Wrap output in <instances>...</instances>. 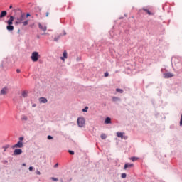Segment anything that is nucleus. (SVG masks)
I'll return each mask as SVG.
<instances>
[{
    "label": "nucleus",
    "mask_w": 182,
    "mask_h": 182,
    "mask_svg": "<svg viewBox=\"0 0 182 182\" xmlns=\"http://www.w3.org/2000/svg\"><path fill=\"white\" fill-rule=\"evenodd\" d=\"M14 19L15 17H14V16H11L9 19L7 21H6L7 23L6 29L7 31H9V32H12V31H14V27L13 26Z\"/></svg>",
    "instance_id": "nucleus-1"
},
{
    "label": "nucleus",
    "mask_w": 182,
    "mask_h": 182,
    "mask_svg": "<svg viewBox=\"0 0 182 182\" xmlns=\"http://www.w3.org/2000/svg\"><path fill=\"white\" fill-rule=\"evenodd\" d=\"M39 58H41V55L37 51H34L32 53L31 59L33 62H38L39 60Z\"/></svg>",
    "instance_id": "nucleus-2"
},
{
    "label": "nucleus",
    "mask_w": 182,
    "mask_h": 182,
    "mask_svg": "<svg viewBox=\"0 0 182 182\" xmlns=\"http://www.w3.org/2000/svg\"><path fill=\"white\" fill-rule=\"evenodd\" d=\"M25 18H26L25 13H21L20 18H17V21H15L14 25H16V26L22 23V21H25Z\"/></svg>",
    "instance_id": "nucleus-3"
},
{
    "label": "nucleus",
    "mask_w": 182,
    "mask_h": 182,
    "mask_svg": "<svg viewBox=\"0 0 182 182\" xmlns=\"http://www.w3.org/2000/svg\"><path fill=\"white\" fill-rule=\"evenodd\" d=\"M77 123L80 127H84L85 124V120L83 117H79L77 120Z\"/></svg>",
    "instance_id": "nucleus-4"
},
{
    "label": "nucleus",
    "mask_w": 182,
    "mask_h": 182,
    "mask_svg": "<svg viewBox=\"0 0 182 182\" xmlns=\"http://www.w3.org/2000/svg\"><path fill=\"white\" fill-rule=\"evenodd\" d=\"M22 147H23V142L19 141L11 146L12 149H22Z\"/></svg>",
    "instance_id": "nucleus-5"
},
{
    "label": "nucleus",
    "mask_w": 182,
    "mask_h": 182,
    "mask_svg": "<svg viewBox=\"0 0 182 182\" xmlns=\"http://www.w3.org/2000/svg\"><path fill=\"white\" fill-rule=\"evenodd\" d=\"M22 153H23L22 149H16L14 151V156H19V155L22 154Z\"/></svg>",
    "instance_id": "nucleus-6"
},
{
    "label": "nucleus",
    "mask_w": 182,
    "mask_h": 182,
    "mask_svg": "<svg viewBox=\"0 0 182 182\" xmlns=\"http://www.w3.org/2000/svg\"><path fill=\"white\" fill-rule=\"evenodd\" d=\"M0 95H8V87H4L3 89L0 91Z\"/></svg>",
    "instance_id": "nucleus-7"
},
{
    "label": "nucleus",
    "mask_w": 182,
    "mask_h": 182,
    "mask_svg": "<svg viewBox=\"0 0 182 182\" xmlns=\"http://www.w3.org/2000/svg\"><path fill=\"white\" fill-rule=\"evenodd\" d=\"M174 77V75L171 73H167L164 74V77L165 79H170V77Z\"/></svg>",
    "instance_id": "nucleus-8"
},
{
    "label": "nucleus",
    "mask_w": 182,
    "mask_h": 182,
    "mask_svg": "<svg viewBox=\"0 0 182 182\" xmlns=\"http://www.w3.org/2000/svg\"><path fill=\"white\" fill-rule=\"evenodd\" d=\"M134 164H125L124 166V170H127V168H132V167H134Z\"/></svg>",
    "instance_id": "nucleus-9"
},
{
    "label": "nucleus",
    "mask_w": 182,
    "mask_h": 182,
    "mask_svg": "<svg viewBox=\"0 0 182 182\" xmlns=\"http://www.w3.org/2000/svg\"><path fill=\"white\" fill-rule=\"evenodd\" d=\"M38 28H39V29H41V31H43V32H46V29H48V28L46 27V26H43V25H41V23H38Z\"/></svg>",
    "instance_id": "nucleus-10"
},
{
    "label": "nucleus",
    "mask_w": 182,
    "mask_h": 182,
    "mask_svg": "<svg viewBox=\"0 0 182 182\" xmlns=\"http://www.w3.org/2000/svg\"><path fill=\"white\" fill-rule=\"evenodd\" d=\"M8 15V12L6 11H3L0 14V19H2V18H5V16Z\"/></svg>",
    "instance_id": "nucleus-11"
},
{
    "label": "nucleus",
    "mask_w": 182,
    "mask_h": 182,
    "mask_svg": "<svg viewBox=\"0 0 182 182\" xmlns=\"http://www.w3.org/2000/svg\"><path fill=\"white\" fill-rule=\"evenodd\" d=\"M40 103H48V99L46 97H41L39 98Z\"/></svg>",
    "instance_id": "nucleus-12"
},
{
    "label": "nucleus",
    "mask_w": 182,
    "mask_h": 182,
    "mask_svg": "<svg viewBox=\"0 0 182 182\" xmlns=\"http://www.w3.org/2000/svg\"><path fill=\"white\" fill-rule=\"evenodd\" d=\"M112 123V119L110 117H107L105 120V124H110Z\"/></svg>",
    "instance_id": "nucleus-13"
},
{
    "label": "nucleus",
    "mask_w": 182,
    "mask_h": 182,
    "mask_svg": "<svg viewBox=\"0 0 182 182\" xmlns=\"http://www.w3.org/2000/svg\"><path fill=\"white\" fill-rule=\"evenodd\" d=\"M62 36H63V35L62 33H60V35H58L57 37L54 38V41L55 42H58V39H60V38H62Z\"/></svg>",
    "instance_id": "nucleus-14"
},
{
    "label": "nucleus",
    "mask_w": 182,
    "mask_h": 182,
    "mask_svg": "<svg viewBox=\"0 0 182 182\" xmlns=\"http://www.w3.org/2000/svg\"><path fill=\"white\" fill-rule=\"evenodd\" d=\"M21 96H23V97H28V91H23Z\"/></svg>",
    "instance_id": "nucleus-15"
},
{
    "label": "nucleus",
    "mask_w": 182,
    "mask_h": 182,
    "mask_svg": "<svg viewBox=\"0 0 182 182\" xmlns=\"http://www.w3.org/2000/svg\"><path fill=\"white\" fill-rule=\"evenodd\" d=\"M112 102H120V98L119 97H113Z\"/></svg>",
    "instance_id": "nucleus-16"
},
{
    "label": "nucleus",
    "mask_w": 182,
    "mask_h": 182,
    "mask_svg": "<svg viewBox=\"0 0 182 182\" xmlns=\"http://www.w3.org/2000/svg\"><path fill=\"white\" fill-rule=\"evenodd\" d=\"M63 56L65 58V59H68V52L66 50L63 51Z\"/></svg>",
    "instance_id": "nucleus-17"
},
{
    "label": "nucleus",
    "mask_w": 182,
    "mask_h": 182,
    "mask_svg": "<svg viewBox=\"0 0 182 182\" xmlns=\"http://www.w3.org/2000/svg\"><path fill=\"white\" fill-rule=\"evenodd\" d=\"M143 11H144L145 12H146L148 14V15H153V13H151V11H149V9H143Z\"/></svg>",
    "instance_id": "nucleus-18"
},
{
    "label": "nucleus",
    "mask_w": 182,
    "mask_h": 182,
    "mask_svg": "<svg viewBox=\"0 0 182 182\" xmlns=\"http://www.w3.org/2000/svg\"><path fill=\"white\" fill-rule=\"evenodd\" d=\"M117 137H120L121 139L123 138V132H117Z\"/></svg>",
    "instance_id": "nucleus-19"
},
{
    "label": "nucleus",
    "mask_w": 182,
    "mask_h": 182,
    "mask_svg": "<svg viewBox=\"0 0 182 182\" xmlns=\"http://www.w3.org/2000/svg\"><path fill=\"white\" fill-rule=\"evenodd\" d=\"M107 137V136H106V134H101V139H102V140L106 139Z\"/></svg>",
    "instance_id": "nucleus-20"
},
{
    "label": "nucleus",
    "mask_w": 182,
    "mask_h": 182,
    "mask_svg": "<svg viewBox=\"0 0 182 182\" xmlns=\"http://www.w3.org/2000/svg\"><path fill=\"white\" fill-rule=\"evenodd\" d=\"M130 160H132V161H136V160H139V158L133 156L130 158Z\"/></svg>",
    "instance_id": "nucleus-21"
},
{
    "label": "nucleus",
    "mask_w": 182,
    "mask_h": 182,
    "mask_svg": "<svg viewBox=\"0 0 182 182\" xmlns=\"http://www.w3.org/2000/svg\"><path fill=\"white\" fill-rule=\"evenodd\" d=\"M23 26H26V25H28V23H29V20H26V21H23L22 22Z\"/></svg>",
    "instance_id": "nucleus-22"
},
{
    "label": "nucleus",
    "mask_w": 182,
    "mask_h": 182,
    "mask_svg": "<svg viewBox=\"0 0 182 182\" xmlns=\"http://www.w3.org/2000/svg\"><path fill=\"white\" fill-rule=\"evenodd\" d=\"M87 110H89V107L86 106V107H85L84 109H82V111L83 112H87Z\"/></svg>",
    "instance_id": "nucleus-23"
},
{
    "label": "nucleus",
    "mask_w": 182,
    "mask_h": 182,
    "mask_svg": "<svg viewBox=\"0 0 182 182\" xmlns=\"http://www.w3.org/2000/svg\"><path fill=\"white\" fill-rule=\"evenodd\" d=\"M116 92H118L119 93H123V90L120 89V88H117L116 89Z\"/></svg>",
    "instance_id": "nucleus-24"
},
{
    "label": "nucleus",
    "mask_w": 182,
    "mask_h": 182,
    "mask_svg": "<svg viewBox=\"0 0 182 182\" xmlns=\"http://www.w3.org/2000/svg\"><path fill=\"white\" fill-rule=\"evenodd\" d=\"M121 177L122 178H126V177H127V175L126 173H122Z\"/></svg>",
    "instance_id": "nucleus-25"
},
{
    "label": "nucleus",
    "mask_w": 182,
    "mask_h": 182,
    "mask_svg": "<svg viewBox=\"0 0 182 182\" xmlns=\"http://www.w3.org/2000/svg\"><path fill=\"white\" fill-rule=\"evenodd\" d=\"M24 137L23 136H20L19 138H18V141H23V140H24Z\"/></svg>",
    "instance_id": "nucleus-26"
},
{
    "label": "nucleus",
    "mask_w": 182,
    "mask_h": 182,
    "mask_svg": "<svg viewBox=\"0 0 182 182\" xmlns=\"http://www.w3.org/2000/svg\"><path fill=\"white\" fill-rule=\"evenodd\" d=\"M47 139H48V140H52V139H53V136H50V135H48V136H47Z\"/></svg>",
    "instance_id": "nucleus-27"
},
{
    "label": "nucleus",
    "mask_w": 182,
    "mask_h": 182,
    "mask_svg": "<svg viewBox=\"0 0 182 182\" xmlns=\"http://www.w3.org/2000/svg\"><path fill=\"white\" fill-rule=\"evenodd\" d=\"M68 153H70L72 156H73V154H75V151H73L72 150H68Z\"/></svg>",
    "instance_id": "nucleus-28"
},
{
    "label": "nucleus",
    "mask_w": 182,
    "mask_h": 182,
    "mask_svg": "<svg viewBox=\"0 0 182 182\" xmlns=\"http://www.w3.org/2000/svg\"><path fill=\"white\" fill-rule=\"evenodd\" d=\"M21 120H28V117H26V116H24V117H23L22 118H21Z\"/></svg>",
    "instance_id": "nucleus-29"
},
{
    "label": "nucleus",
    "mask_w": 182,
    "mask_h": 182,
    "mask_svg": "<svg viewBox=\"0 0 182 182\" xmlns=\"http://www.w3.org/2000/svg\"><path fill=\"white\" fill-rule=\"evenodd\" d=\"M122 139H124V140H127V139H129V136L123 135Z\"/></svg>",
    "instance_id": "nucleus-30"
},
{
    "label": "nucleus",
    "mask_w": 182,
    "mask_h": 182,
    "mask_svg": "<svg viewBox=\"0 0 182 182\" xmlns=\"http://www.w3.org/2000/svg\"><path fill=\"white\" fill-rule=\"evenodd\" d=\"M51 180H53V181H58V179L57 178H54V177H52Z\"/></svg>",
    "instance_id": "nucleus-31"
},
{
    "label": "nucleus",
    "mask_w": 182,
    "mask_h": 182,
    "mask_svg": "<svg viewBox=\"0 0 182 182\" xmlns=\"http://www.w3.org/2000/svg\"><path fill=\"white\" fill-rule=\"evenodd\" d=\"M104 75H105V77H107V76H109V73L107 72L105 73Z\"/></svg>",
    "instance_id": "nucleus-32"
},
{
    "label": "nucleus",
    "mask_w": 182,
    "mask_h": 182,
    "mask_svg": "<svg viewBox=\"0 0 182 182\" xmlns=\"http://www.w3.org/2000/svg\"><path fill=\"white\" fill-rule=\"evenodd\" d=\"M36 173L38 176H41V171H39L38 170L36 171Z\"/></svg>",
    "instance_id": "nucleus-33"
},
{
    "label": "nucleus",
    "mask_w": 182,
    "mask_h": 182,
    "mask_svg": "<svg viewBox=\"0 0 182 182\" xmlns=\"http://www.w3.org/2000/svg\"><path fill=\"white\" fill-rule=\"evenodd\" d=\"M28 170H29V171H32L33 170V167L30 166V167L28 168Z\"/></svg>",
    "instance_id": "nucleus-34"
},
{
    "label": "nucleus",
    "mask_w": 182,
    "mask_h": 182,
    "mask_svg": "<svg viewBox=\"0 0 182 182\" xmlns=\"http://www.w3.org/2000/svg\"><path fill=\"white\" fill-rule=\"evenodd\" d=\"M3 164H8V161L5 160V161H2Z\"/></svg>",
    "instance_id": "nucleus-35"
},
{
    "label": "nucleus",
    "mask_w": 182,
    "mask_h": 182,
    "mask_svg": "<svg viewBox=\"0 0 182 182\" xmlns=\"http://www.w3.org/2000/svg\"><path fill=\"white\" fill-rule=\"evenodd\" d=\"M26 16V18H29V16H31V14L30 13H27Z\"/></svg>",
    "instance_id": "nucleus-36"
},
{
    "label": "nucleus",
    "mask_w": 182,
    "mask_h": 182,
    "mask_svg": "<svg viewBox=\"0 0 182 182\" xmlns=\"http://www.w3.org/2000/svg\"><path fill=\"white\" fill-rule=\"evenodd\" d=\"M4 149H9V145H6L5 146H4Z\"/></svg>",
    "instance_id": "nucleus-37"
},
{
    "label": "nucleus",
    "mask_w": 182,
    "mask_h": 182,
    "mask_svg": "<svg viewBox=\"0 0 182 182\" xmlns=\"http://www.w3.org/2000/svg\"><path fill=\"white\" fill-rule=\"evenodd\" d=\"M58 166H59V164H55L54 165V168H56L58 167Z\"/></svg>",
    "instance_id": "nucleus-38"
},
{
    "label": "nucleus",
    "mask_w": 182,
    "mask_h": 182,
    "mask_svg": "<svg viewBox=\"0 0 182 182\" xmlns=\"http://www.w3.org/2000/svg\"><path fill=\"white\" fill-rule=\"evenodd\" d=\"M60 59L63 62H65V58L64 57H60Z\"/></svg>",
    "instance_id": "nucleus-39"
},
{
    "label": "nucleus",
    "mask_w": 182,
    "mask_h": 182,
    "mask_svg": "<svg viewBox=\"0 0 182 182\" xmlns=\"http://www.w3.org/2000/svg\"><path fill=\"white\" fill-rule=\"evenodd\" d=\"M46 17L49 16V12H46Z\"/></svg>",
    "instance_id": "nucleus-40"
},
{
    "label": "nucleus",
    "mask_w": 182,
    "mask_h": 182,
    "mask_svg": "<svg viewBox=\"0 0 182 182\" xmlns=\"http://www.w3.org/2000/svg\"><path fill=\"white\" fill-rule=\"evenodd\" d=\"M16 72H17V73H21V70L17 69V70H16Z\"/></svg>",
    "instance_id": "nucleus-41"
},
{
    "label": "nucleus",
    "mask_w": 182,
    "mask_h": 182,
    "mask_svg": "<svg viewBox=\"0 0 182 182\" xmlns=\"http://www.w3.org/2000/svg\"><path fill=\"white\" fill-rule=\"evenodd\" d=\"M17 33H18V34L21 33V29H19V28L18 29Z\"/></svg>",
    "instance_id": "nucleus-42"
},
{
    "label": "nucleus",
    "mask_w": 182,
    "mask_h": 182,
    "mask_svg": "<svg viewBox=\"0 0 182 182\" xmlns=\"http://www.w3.org/2000/svg\"><path fill=\"white\" fill-rule=\"evenodd\" d=\"M22 166H23V167H26V164L23 163V164H22Z\"/></svg>",
    "instance_id": "nucleus-43"
},
{
    "label": "nucleus",
    "mask_w": 182,
    "mask_h": 182,
    "mask_svg": "<svg viewBox=\"0 0 182 182\" xmlns=\"http://www.w3.org/2000/svg\"><path fill=\"white\" fill-rule=\"evenodd\" d=\"M32 107H36V104H33V105H32Z\"/></svg>",
    "instance_id": "nucleus-44"
},
{
    "label": "nucleus",
    "mask_w": 182,
    "mask_h": 182,
    "mask_svg": "<svg viewBox=\"0 0 182 182\" xmlns=\"http://www.w3.org/2000/svg\"><path fill=\"white\" fill-rule=\"evenodd\" d=\"M12 8H13L12 4H11L10 6H9V9H12Z\"/></svg>",
    "instance_id": "nucleus-45"
},
{
    "label": "nucleus",
    "mask_w": 182,
    "mask_h": 182,
    "mask_svg": "<svg viewBox=\"0 0 182 182\" xmlns=\"http://www.w3.org/2000/svg\"><path fill=\"white\" fill-rule=\"evenodd\" d=\"M63 35L65 36V35H66V31H63Z\"/></svg>",
    "instance_id": "nucleus-46"
},
{
    "label": "nucleus",
    "mask_w": 182,
    "mask_h": 182,
    "mask_svg": "<svg viewBox=\"0 0 182 182\" xmlns=\"http://www.w3.org/2000/svg\"><path fill=\"white\" fill-rule=\"evenodd\" d=\"M37 38H38V39H40V38H41V36H37Z\"/></svg>",
    "instance_id": "nucleus-47"
},
{
    "label": "nucleus",
    "mask_w": 182,
    "mask_h": 182,
    "mask_svg": "<svg viewBox=\"0 0 182 182\" xmlns=\"http://www.w3.org/2000/svg\"><path fill=\"white\" fill-rule=\"evenodd\" d=\"M60 181H61V182H63V179H61Z\"/></svg>",
    "instance_id": "nucleus-48"
},
{
    "label": "nucleus",
    "mask_w": 182,
    "mask_h": 182,
    "mask_svg": "<svg viewBox=\"0 0 182 182\" xmlns=\"http://www.w3.org/2000/svg\"><path fill=\"white\" fill-rule=\"evenodd\" d=\"M119 19H123V17L119 18Z\"/></svg>",
    "instance_id": "nucleus-49"
},
{
    "label": "nucleus",
    "mask_w": 182,
    "mask_h": 182,
    "mask_svg": "<svg viewBox=\"0 0 182 182\" xmlns=\"http://www.w3.org/2000/svg\"><path fill=\"white\" fill-rule=\"evenodd\" d=\"M42 35H46V33H42Z\"/></svg>",
    "instance_id": "nucleus-50"
},
{
    "label": "nucleus",
    "mask_w": 182,
    "mask_h": 182,
    "mask_svg": "<svg viewBox=\"0 0 182 182\" xmlns=\"http://www.w3.org/2000/svg\"><path fill=\"white\" fill-rule=\"evenodd\" d=\"M14 11H16V9H14Z\"/></svg>",
    "instance_id": "nucleus-51"
}]
</instances>
